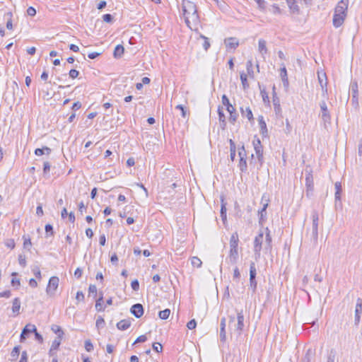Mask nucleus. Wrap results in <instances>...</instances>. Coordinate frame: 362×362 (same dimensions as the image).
Segmentation results:
<instances>
[{
	"label": "nucleus",
	"mask_w": 362,
	"mask_h": 362,
	"mask_svg": "<svg viewBox=\"0 0 362 362\" xmlns=\"http://www.w3.org/2000/svg\"><path fill=\"white\" fill-rule=\"evenodd\" d=\"M33 272L37 279H41V278H42L41 272L38 267H35V268H33Z\"/></svg>",
	"instance_id": "obj_40"
},
{
	"label": "nucleus",
	"mask_w": 362,
	"mask_h": 362,
	"mask_svg": "<svg viewBox=\"0 0 362 362\" xmlns=\"http://www.w3.org/2000/svg\"><path fill=\"white\" fill-rule=\"evenodd\" d=\"M60 344H61V340L59 339H56L52 341L51 348L49 351V354L50 356L54 355V351L57 350L59 348Z\"/></svg>",
	"instance_id": "obj_24"
},
{
	"label": "nucleus",
	"mask_w": 362,
	"mask_h": 362,
	"mask_svg": "<svg viewBox=\"0 0 362 362\" xmlns=\"http://www.w3.org/2000/svg\"><path fill=\"white\" fill-rule=\"evenodd\" d=\"M226 330L223 328L220 329V339L221 341L224 342L226 341Z\"/></svg>",
	"instance_id": "obj_55"
},
{
	"label": "nucleus",
	"mask_w": 362,
	"mask_h": 362,
	"mask_svg": "<svg viewBox=\"0 0 362 362\" xmlns=\"http://www.w3.org/2000/svg\"><path fill=\"white\" fill-rule=\"evenodd\" d=\"M103 296H101L97 300H96V303H95V309L97 311H103L105 310V306H103Z\"/></svg>",
	"instance_id": "obj_27"
},
{
	"label": "nucleus",
	"mask_w": 362,
	"mask_h": 362,
	"mask_svg": "<svg viewBox=\"0 0 362 362\" xmlns=\"http://www.w3.org/2000/svg\"><path fill=\"white\" fill-rule=\"evenodd\" d=\"M36 214L39 216H42L44 214L43 210H42V207L41 205H39V206H37Z\"/></svg>",
	"instance_id": "obj_64"
},
{
	"label": "nucleus",
	"mask_w": 362,
	"mask_h": 362,
	"mask_svg": "<svg viewBox=\"0 0 362 362\" xmlns=\"http://www.w3.org/2000/svg\"><path fill=\"white\" fill-rule=\"evenodd\" d=\"M59 279L57 276H52L46 288V293L49 296H54L59 286Z\"/></svg>",
	"instance_id": "obj_4"
},
{
	"label": "nucleus",
	"mask_w": 362,
	"mask_h": 362,
	"mask_svg": "<svg viewBox=\"0 0 362 362\" xmlns=\"http://www.w3.org/2000/svg\"><path fill=\"white\" fill-rule=\"evenodd\" d=\"M273 105L276 113L281 111L280 100L275 92V86H273Z\"/></svg>",
	"instance_id": "obj_17"
},
{
	"label": "nucleus",
	"mask_w": 362,
	"mask_h": 362,
	"mask_svg": "<svg viewBox=\"0 0 362 362\" xmlns=\"http://www.w3.org/2000/svg\"><path fill=\"white\" fill-rule=\"evenodd\" d=\"M300 1H295L294 2H287L288 6L289 8L290 12L292 14L294 15H299L300 14V8L298 6V3Z\"/></svg>",
	"instance_id": "obj_16"
},
{
	"label": "nucleus",
	"mask_w": 362,
	"mask_h": 362,
	"mask_svg": "<svg viewBox=\"0 0 362 362\" xmlns=\"http://www.w3.org/2000/svg\"><path fill=\"white\" fill-rule=\"evenodd\" d=\"M152 346H153V349L158 353L160 352L163 349L162 345L160 343H157V342L153 343Z\"/></svg>",
	"instance_id": "obj_44"
},
{
	"label": "nucleus",
	"mask_w": 362,
	"mask_h": 362,
	"mask_svg": "<svg viewBox=\"0 0 362 362\" xmlns=\"http://www.w3.org/2000/svg\"><path fill=\"white\" fill-rule=\"evenodd\" d=\"M130 312L132 315H134L136 318L141 317L144 314V308L143 305L140 303L134 304L132 306L130 309Z\"/></svg>",
	"instance_id": "obj_13"
},
{
	"label": "nucleus",
	"mask_w": 362,
	"mask_h": 362,
	"mask_svg": "<svg viewBox=\"0 0 362 362\" xmlns=\"http://www.w3.org/2000/svg\"><path fill=\"white\" fill-rule=\"evenodd\" d=\"M238 237L237 233H234L231 235L230 240V246L233 248H238Z\"/></svg>",
	"instance_id": "obj_26"
},
{
	"label": "nucleus",
	"mask_w": 362,
	"mask_h": 362,
	"mask_svg": "<svg viewBox=\"0 0 362 362\" xmlns=\"http://www.w3.org/2000/svg\"><path fill=\"white\" fill-rule=\"evenodd\" d=\"M5 245L7 247L13 249L15 247V242L13 239H8L5 242Z\"/></svg>",
	"instance_id": "obj_41"
},
{
	"label": "nucleus",
	"mask_w": 362,
	"mask_h": 362,
	"mask_svg": "<svg viewBox=\"0 0 362 362\" xmlns=\"http://www.w3.org/2000/svg\"><path fill=\"white\" fill-rule=\"evenodd\" d=\"M27 13L28 16H34L36 14V10L34 7L30 6L27 9Z\"/></svg>",
	"instance_id": "obj_51"
},
{
	"label": "nucleus",
	"mask_w": 362,
	"mask_h": 362,
	"mask_svg": "<svg viewBox=\"0 0 362 362\" xmlns=\"http://www.w3.org/2000/svg\"><path fill=\"white\" fill-rule=\"evenodd\" d=\"M85 349L87 351H91L93 349V345L90 340L85 341Z\"/></svg>",
	"instance_id": "obj_42"
},
{
	"label": "nucleus",
	"mask_w": 362,
	"mask_h": 362,
	"mask_svg": "<svg viewBox=\"0 0 362 362\" xmlns=\"http://www.w3.org/2000/svg\"><path fill=\"white\" fill-rule=\"evenodd\" d=\"M280 71H281L280 76H281V80L285 78H288L287 71H286V69L285 66H283L281 68Z\"/></svg>",
	"instance_id": "obj_47"
},
{
	"label": "nucleus",
	"mask_w": 362,
	"mask_h": 362,
	"mask_svg": "<svg viewBox=\"0 0 362 362\" xmlns=\"http://www.w3.org/2000/svg\"><path fill=\"white\" fill-rule=\"evenodd\" d=\"M170 314V309H165L163 310H161L158 313V316L162 320H167Z\"/></svg>",
	"instance_id": "obj_29"
},
{
	"label": "nucleus",
	"mask_w": 362,
	"mask_h": 362,
	"mask_svg": "<svg viewBox=\"0 0 362 362\" xmlns=\"http://www.w3.org/2000/svg\"><path fill=\"white\" fill-rule=\"evenodd\" d=\"M131 286L134 291H138L139 289V283L137 279H134L132 281Z\"/></svg>",
	"instance_id": "obj_45"
},
{
	"label": "nucleus",
	"mask_w": 362,
	"mask_h": 362,
	"mask_svg": "<svg viewBox=\"0 0 362 362\" xmlns=\"http://www.w3.org/2000/svg\"><path fill=\"white\" fill-rule=\"evenodd\" d=\"M260 91H261V95L262 96V99H263L264 102V103H266V102L269 103V96L267 95V93L265 91L264 89L261 90Z\"/></svg>",
	"instance_id": "obj_53"
},
{
	"label": "nucleus",
	"mask_w": 362,
	"mask_h": 362,
	"mask_svg": "<svg viewBox=\"0 0 362 362\" xmlns=\"http://www.w3.org/2000/svg\"><path fill=\"white\" fill-rule=\"evenodd\" d=\"M305 185L307 187L306 194L307 196L310 195L313 189V170L310 166H307L305 169Z\"/></svg>",
	"instance_id": "obj_5"
},
{
	"label": "nucleus",
	"mask_w": 362,
	"mask_h": 362,
	"mask_svg": "<svg viewBox=\"0 0 362 362\" xmlns=\"http://www.w3.org/2000/svg\"><path fill=\"white\" fill-rule=\"evenodd\" d=\"M50 170V164L49 162H45L43 165V172L44 173H47Z\"/></svg>",
	"instance_id": "obj_57"
},
{
	"label": "nucleus",
	"mask_w": 362,
	"mask_h": 362,
	"mask_svg": "<svg viewBox=\"0 0 362 362\" xmlns=\"http://www.w3.org/2000/svg\"><path fill=\"white\" fill-rule=\"evenodd\" d=\"M131 325L129 320H122L117 323V327L118 329L124 331L127 329Z\"/></svg>",
	"instance_id": "obj_19"
},
{
	"label": "nucleus",
	"mask_w": 362,
	"mask_h": 362,
	"mask_svg": "<svg viewBox=\"0 0 362 362\" xmlns=\"http://www.w3.org/2000/svg\"><path fill=\"white\" fill-rule=\"evenodd\" d=\"M21 308V301L18 298H16L13 300L12 311L14 314L18 315Z\"/></svg>",
	"instance_id": "obj_22"
},
{
	"label": "nucleus",
	"mask_w": 362,
	"mask_h": 362,
	"mask_svg": "<svg viewBox=\"0 0 362 362\" xmlns=\"http://www.w3.org/2000/svg\"><path fill=\"white\" fill-rule=\"evenodd\" d=\"M313 224H312V231L310 233L311 239L314 243H317L318 239V221L319 216L317 211H313L312 214Z\"/></svg>",
	"instance_id": "obj_3"
},
{
	"label": "nucleus",
	"mask_w": 362,
	"mask_h": 362,
	"mask_svg": "<svg viewBox=\"0 0 362 362\" xmlns=\"http://www.w3.org/2000/svg\"><path fill=\"white\" fill-rule=\"evenodd\" d=\"M221 217L223 220V223H225V222L226 221V207L224 204L221 205Z\"/></svg>",
	"instance_id": "obj_35"
},
{
	"label": "nucleus",
	"mask_w": 362,
	"mask_h": 362,
	"mask_svg": "<svg viewBox=\"0 0 362 362\" xmlns=\"http://www.w3.org/2000/svg\"><path fill=\"white\" fill-rule=\"evenodd\" d=\"M362 312V299L358 298L357 299L356 309H355V324L358 325L360 322V315Z\"/></svg>",
	"instance_id": "obj_14"
},
{
	"label": "nucleus",
	"mask_w": 362,
	"mask_h": 362,
	"mask_svg": "<svg viewBox=\"0 0 362 362\" xmlns=\"http://www.w3.org/2000/svg\"><path fill=\"white\" fill-rule=\"evenodd\" d=\"M268 202L269 200L268 199H265V203L263 204V206H262V209H261V211H259V219L260 221L263 219V218L266 216V209L268 206Z\"/></svg>",
	"instance_id": "obj_30"
},
{
	"label": "nucleus",
	"mask_w": 362,
	"mask_h": 362,
	"mask_svg": "<svg viewBox=\"0 0 362 362\" xmlns=\"http://www.w3.org/2000/svg\"><path fill=\"white\" fill-rule=\"evenodd\" d=\"M191 263L193 267H200L202 266V262L199 258L197 257H193L191 259Z\"/></svg>",
	"instance_id": "obj_33"
},
{
	"label": "nucleus",
	"mask_w": 362,
	"mask_h": 362,
	"mask_svg": "<svg viewBox=\"0 0 362 362\" xmlns=\"http://www.w3.org/2000/svg\"><path fill=\"white\" fill-rule=\"evenodd\" d=\"M245 116L250 121L253 119V115H252V110H250V108L249 107H247L245 110Z\"/></svg>",
	"instance_id": "obj_46"
},
{
	"label": "nucleus",
	"mask_w": 362,
	"mask_h": 362,
	"mask_svg": "<svg viewBox=\"0 0 362 362\" xmlns=\"http://www.w3.org/2000/svg\"><path fill=\"white\" fill-rule=\"evenodd\" d=\"M85 298L84 294L82 291H78L76 293V299L78 301H83Z\"/></svg>",
	"instance_id": "obj_52"
},
{
	"label": "nucleus",
	"mask_w": 362,
	"mask_h": 362,
	"mask_svg": "<svg viewBox=\"0 0 362 362\" xmlns=\"http://www.w3.org/2000/svg\"><path fill=\"white\" fill-rule=\"evenodd\" d=\"M124 52V48L122 45H117L115 48L114 53H113L114 57L115 58H120L123 55Z\"/></svg>",
	"instance_id": "obj_23"
},
{
	"label": "nucleus",
	"mask_w": 362,
	"mask_h": 362,
	"mask_svg": "<svg viewBox=\"0 0 362 362\" xmlns=\"http://www.w3.org/2000/svg\"><path fill=\"white\" fill-rule=\"evenodd\" d=\"M351 94L354 98H356V103H358V84L353 82L351 85Z\"/></svg>",
	"instance_id": "obj_25"
},
{
	"label": "nucleus",
	"mask_w": 362,
	"mask_h": 362,
	"mask_svg": "<svg viewBox=\"0 0 362 362\" xmlns=\"http://www.w3.org/2000/svg\"><path fill=\"white\" fill-rule=\"evenodd\" d=\"M240 80L242 82V85L243 87V89L245 90L249 87V83H247V76L245 73L240 74Z\"/></svg>",
	"instance_id": "obj_28"
},
{
	"label": "nucleus",
	"mask_w": 362,
	"mask_h": 362,
	"mask_svg": "<svg viewBox=\"0 0 362 362\" xmlns=\"http://www.w3.org/2000/svg\"><path fill=\"white\" fill-rule=\"evenodd\" d=\"M259 125L260 128V133L263 136H266L267 135V128L266 122L264 120L263 116H259L258 118Z\"/></svg>",
	"instance_id": "obj_18"
},
{
	"label": "nucleus",
	"mask_w": 362,
	"mask_h": 362,
	"mask_svg": "<svg viewBox=\"0 0 362 362\" xmlns=\"http://www.w3.org/2000/svg\"><path fill=\"white\" fill-rule=\"evenodd\" d=\"M246 68H247V71L248 75L250 77H253L254 76V71H253V69H252V60H248L247 62V63H246Z\"/></svg>",
	"instance_id": "obj_31"
},
{
	"label": "nucleus",
	"mask_w": 362,
	"mask_h": 362,
	"mask_svg": "<svg viewBox=\"0 0 362 362\" xmlns=\"http://www.w3.org/2000/svg\"><path fill=\"white\" fill-rule=\"evenodd\" d=\"M272 12L274 14H280L281 13V8L279 7L278 5L274 4L272 6Z\"/></svg>",
	"instance_id": "obj_56"
},
{
	"label": "nucleus",
	"mask_w": 362,
	"mask_h": 362,
	"mask_svg": "<svg viewBox=\"0 0 362 362\" xmlns=\"http://www.w3.org/2000/svg\"><path fill=\"white\" fill-rule=\"evenodd\" d=\"M197 326V322L194 320H192L187 322V327L189 329H193Z\"/></svg>",
	"instance_id": "obj_48"
},
{
	"label": "nucleus",
	"mask_w": 362,
	"mask_h": 362,
	"mask_svg": "<svg viewBox=\"0 0 362 362\" xmlns=\"http://www.w3.org/2000/svg\"><path fill=\"white\" fill-rule=\"evenodd\" d=\"M318 80H319V83H320V85L322 89V91L325 92V93H327V81H326V74H322V75H320L318 74Z\"/></svg>",
	"instance_id": "obj_21"
},
{
	"label": "nucleus",
	"mask_w": 362,
	"mask_h": 362,
	"mask_svg": "<svg viewBox=\"0 0 362 362\" xmlns=\"http://www.w3.org/2000/svg\"><path fill=\"white\" fill-rule=\"evenodd\" d=\"M35 331H36L35 325H32V324H28L27 325H25V327L23 329V331L21 334V339H20L21 341V342L24 341V340H25V339H26V337L30 333H33Z\"/></svg>",
	"instance_id": "obj_11"
},
{
	"label": "nucleus",
	"mask_w": 362,
	"mask_h": 362,
	"mask_svg": "<svg viewBox=\"0 0 362 362\" xmlns=\"http://www.w3.org/2000/svg\"><path fill=\"white\" fill-rule=\"evenodd\" d=\"M237 325H236V331L238 334H240L243 327H244V315L243 312H238L237 315Z\"/></svg>",
	"instance_id": "obj_15"
},
{
	"label": "nucleus",
	"mask_w": 362,
	"mask_h": 362,
	"mask_svg": "<svg viewBox=\"0 0 362 362\" xmlns=\"http://www.w3.org/2000/svg\"><path fill=\"white\" fill-rule=\"evenodd\" d=\"M257 270L255 262H252L250 265V287L252 290V293H255L257 289V283L256 281Z\"/></svg>",
	"instance_id": "obj_6"
},
{
	"label": "nucleus",
	"mask_w": 362,
	"mask_h": 362,
	"mask_svg": "<svg viewBox=\"0 0 362 362\" xmlns=\"http://www.w3.org/2000/svg\"><path fill=\"white\" fill-rule=\"evenodd\" d=\"M175 109L179 110L180 111V115L182 116V117L184 119H186L187 115V111L183 105H177L175 107Z\"/></svg>",
	"instance_id": "obj_32"
},
{
	"label": "nucleus",
	"mask_w": 362,
	"mask_h": 362,
	"mask_svg": "<svg viewBox=\"0 0 362 362\" xmlns=\"http://www.w3.org/2000/svg\"><path fill=\"white\" fill-rule=\"evenodd\" d=\"M105 325V320L102 317H98L96 320L95 326L97 328H101L103 327Z\"/></svg>",
	"instance_id": "obj_38"
},
{
	"label": "nucleus",
	"mask_w": 362,
	"mask_h": 362,
	"mask_svg": "<svg viewBox=\"0 0 362 362\" xmlns=\"http://www.w3.org/2000/svg\"><path fill=\"white\" fill-rule=\"evenodd\" d=\"M99 243H100V245H102V246H104L105 245V243H106V238H105V235L104 234L101 235L99 238Z\"/></svg>",
	"instance_id": "obj_62"
},
{
	"label": "nucleus",
	"mask_w": 362,
	"mask_h": 362,
	"mask_svg": "<svg viewBox=\"0 0 362 362\" xmlns=\"http://www.w3.org/2000/svg\"><path fill=\"white\" fill-rule=\"evenodd\" d=\"M35 334V337L36 339V340H37L40 343H42L43 341V338H42V336L38 333L37 332V330L35 332H33Z\"/></svg>",
	"instance_id": "obj_58"
},
{
	"label": "nucleus",
	"mask_w": 362,
	"mask_h": 362,
	"mask_svg": "<svg viewBox=\"0 0 362 362\" xmlns=\"http://www.w3.org/2000/svg\"><path fill=\"white\" fill-rule=\"evenodd\" d=\"M349 0H341L334 8V12L347 16Z\"/></svg>",
	"instance_id": "obj_7"
},
{
	"label": "nucleus",
	"mask_w": 362,
	"mask_h": 362,
	"mask_svg": "<svg viewBox=\"0 0 362 362\" xmlns=\"http://www.w3.org/2000/svg\"><path fill=\"white\" fill-rule=\"evenodd\" d=\"M19 362H28V356L26 351H23Z\"/></svg>",
	"instance_id": "obj_60"
},
{
	"label": "nucleus",
	"mask_w": 362,
	"mask_h": 362,
	"mask_svg": "<svg viewBox=\"0 0 362 362\" xmlns=\"http://www.w3.org/2000/svg\"><path fill=\"white\" fill-rule=\"evenodd\" d=\"M182 14L187 26L191 30L198 32L199 28H202V25L194 3L189 0H182Z\"/></svg>",
	"instance_id": "obj_1"
},
{
	"label": "nucleus",
	"mask_w": 362,
	"mask_h": 362,
	"mask_svg": "<svg viewBox=\"0 0 362 362\" xmlns=\"http://www.w3.org/2000/svg\"><path fill=\"white\" fill-rule=\"evenodd\" d=\"M230 257L234 261H235L237 259V257H238V248L230 247Z\"/></svg>",
	"instance_id": "obj_36"
},
{
	"label": "nucleus",
	"mask_w": 362,
	"mask_h": 362,
	"mask_svg": "<svg viewBox=\"0 0 362 362\" xmlns=\"http://www.w3.org/2000/svg\"><path fill=\"white\" fill-rule=\"evenodd\" d=\"M103 19L106 23H111L112 21V16L110 13H106L103 16Z\"/></svg>",
	"instance_id": "obj_43"
},
{
	"label": "nucleus",
	"mask_w": 362,
	"mask_h": 362,
	"mask_svg": "<svg viewBox=\"0 0 362 362\" xmlns=\"http://www.w3.org/2000/svg\"><path fill=\"white\" fill-rule=\"evenodd\" d=\"M45 232L47 233V235H48L49 233L50 234V235H52L54 233L52 226L50 224H47L45 226Z\"/></svg>",
	"instance_id": "obj_49"
},
{
	"label": "nucleus",
	"mask_w": 362,
	"mask_h": 362,
	"mask_svg": "<svg viewBox=\"0 0 362 362\" xmlns=\"http://www.w3.org/2000/svg\"><path fill=\"white\" fill-rule=\"evenodd\" d=\"M239 168L242 172L245 171L247 170V163L245 158L240 159Z\"/></svg>",
	"instance_id": "obj_37"
},
{
	"label": "nucleus",
	"mask_w": 362,
	"mask_h": 362,
	"mask_svg": "<svg viewBox=\"0 0 362 362\" xmlns=\"http://www.w3.org/2000/svg\"><path fill=\"white\" fill-rule=\"evenodd\" d=\"M11 293L10 291H4L1 293H0V296L2 298H9L11 296Z\"/></svg>",
	"instance_id": "obj_63"
},
{
	"label": "nucleus",
	"mask_w": 362,
	"mask_h": 362,
	"mask_svg": "<svg viewBox=\"0 0 362 362\" xmlns=\"http://www.w3.org/2000/svg\"><path fill=\"white\" fill-rule=\"evenodd\" d=\"M320 110H321V117H322V119H323V121L325 123L326 122H329L331 117H330V115H329V112L328 111V109H327V104H326L325 100H322L320 103Z\"/></svg>",
	"instance_id": "obj_9"
},
{
	"label": "nucleus",
	"mask_w": 362,
	"mask_h": 362,
	"mask_svg": "<svg viewBox=\"0 0 362 362\" xmlns=\"http://www.w3.org/2000/svg\"><path fill=\"white\" fill-rule=\"evenodd\" d=\"M224 44L228 51L235 50L239 46V40L236 37H228L224 40Z\"/></svg>",
	"instance_id": "obj_8"
},
{
	"label": "nucleus",
	"mask_w": 362,
	"mask_h": 362,
	"mask_svg": "<svg viewBox=\"0 0 362 362\" xmlns=\"http://www.w3.org/2000/svg\"><path fill=\"white\" fill-rule=\"evenodd\" d=\"M69 74L71 78H76L78 76L79 72L76 69H71Z\"/></svg>",
	"instance_id": "obj_50"
},
{
	"label": "nucleus",
	"mask_w": 362,
	"mask_h": 362,
	"mask_svg": "<svg viewBox=\"0 0 362 362\" xmlns=\"http://www.w3.org/2000/svg\"><path fill=\"white\" fill-rule=\"evenodd\" d=\"M23 247L25 248H28V250H30V247L32 245L31 243V240H30V238L29 237H27L25 235H23Z\"/></svg>",
	"instance_id": "obj_34"
},
{
	"label": "nucleus",
	"mask_w": 362,
	"mask_h": 362,
	"mask_svg": "<svg viewBox=\"0 0 362 362\" xmlns=\"http://www.w3.org/2000/svg\"><path fill=\"white\" fill-rule=\"evenodd\" d=\"M18 262L22 267H25L26 265V259L24 255H18Z\"/></svg>",
	"instance_id": "obj_39"
},
{
	"label": "nucleus",
	"mask_w": 362,
	"mask_h": 362,
	"mask_svg": "<svg viewBox=\"0 0 362 362\" xmlns=\"http://www.w3.org/2000/svg\"><path fill=\"white\" fill-rule=\"evenodd\" d=\"M146 340H147V337L146 335H141L135 340L134 344L143 343V342H145Z\"/></svg>",
	"instance_id": "obj_54"
},
{
	"label": "nucleus",
	"mask_w": 362,
	"mask_h": 362,
	"mask_svg": "<svg viewBox=\"0 0 362 362\" xmlns=\"http://www.w3.org/2000/svg\"><path fill=\"white\" fill-rule=\"evenodd\" d=\"M258 50L264 57V55L267 53V42L263 40L260 39L258 42Z\"/></svg>",
	"instance_id": "obj_20"
},
{
	"label": "nucleus",
	"mask_w": 362,
	"mask_h": 362,
	"mask_svg": "<svg viewBox=\"0 0 362 362\" xmlns=\"http://www.w3.org/2000/svg\"><path fill=\"white\" fill-rule=\"evenodd\" d=\"M238 154H239V156H240V159H244L245 158V151L244 146H242L241 148H239Z\"/></svg>",
	"instance_id": "obj_59"
},
{
	"label": "nucleus",
	"mask_w": 362,
	"mask_h": 362,
	"mask_svg": "<svg viewBox=\"0 0 362 362\" xmlns=\"http://www.w3.org/2000/svg\"><path fill=\"white\" fill-rule=\"evenodd\" d=\"M346 18V15L335 13L333 16L332 23L334 28H337L341 26Z\"/></svg>",
	"instance_id": "obj_10"
},
{
	"label": "nucleus",
	"mask_w": 362,
	"mask_h": 362,
	"mask_svg": "<svg viewBox=\"0 0 362 362\" xmlns=\"http://www.w3.org/2000/svg\"><path fill=\"white\" fill-rule=\"evenodd\" d=\"M253 146L257 154V159L259 161H262L263 158V148L259 139H257L253 141Z\"/></svg>",
	"instance_id": "obj_12"
},
{
	"label": "nucleus",
	"mask_w": 362,
	"mask_h": 362,
	"mask_svg": "<svg viewBox=\"0 0 362 362\" xmlns=\"http://www.w3.org/2000/svg\"><path fill=\"white\" fill-rule=\"evenodd\" d=\"M222 103L226 107H228V105H230L229 100L226 95H223L222 96Z\"/></svg>",
	"instance_id": "obj_61"
},
{
	"label": "nucleus",
	"mask_w": 362,
	"mask_h": 362,
	"mask_svg": "<svg viewBox=\"0 0 362 362\" xmlns=\"http://www.w3.org/2000/svg\"><path fill=\"white\" fill-rule=\"evenodd\" d=\"M265 237L264 236V233L263 231H260V233L255 237L254 240V252L256 259L260 257V252L263 247L267 251L271 250L272 249V237L270 235V230L268 228H265Z\"/></svg>",
	"instance_id": "obj_2"
}]
</instances>
